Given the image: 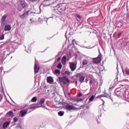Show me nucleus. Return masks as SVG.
Wrapping results in <instances>:
<instances>
[{
    "label": "nucleus",
    "instance_id": "obj_1",
    "mask_svg": "<svg viewBox=\"0 0 129 129\" xmlns=\"http://www.w3.org/2000/svg\"><path fill=\"white\" fill-rule=\"evenodd\" d=\"M58 80L59 82L63 83V84H67V83H69L70 82L69 79H68V78H67L66 77H59L58 78Z\"/></svg>",
    "mask_w": 129,
    "mask_h": 129
},
{
    "label": "nucleus",
    "instance_id": "obj_2",
    "mask_svg": "<svg viewBox=\"0 0 129 129\" xmlns=\"http://www.w3.org/2000/svg\"><path fill=\"white\" fill-rule=\"evenodd\" d=\"M40 70V67H39V62L35 60V64H34V71L35 74L38 73L39 72V70Z\"/></svg>",
    "mask_w": 129,
    "mask_h": 129
},
{
    "label": "nucleus",
    "instance_id": "obj_3",
    "mask_svg": "<svg viewBox=\"0 0 129 129\" xmlns=\"http://www.w3.org/2000/svg\"><path fill=\"white\" fill-rule=\"evenodd\" d=\"M65 109L67 110H72L73 109H75V107L73 106V105L69 104H67L64 106Z\"/></svg>",
    "mask_w": 129,
    "mask_h": 129
},
{
    "label": "nucleus",
    "instance_id": "obj_4",
    "mask_svg": "<svg viewBox=\"0 0 129 129\" xmlns=\"http://www.w3.org/2000/svg\"><path fill=\"white\" fill-rule=\"evenodd\" d=\"M93 61V63H95V64L101 62V56L99 55L97 57L94 58Z\"/></svg>",
    "mask_w": 129,
    "mask_h": 129
},
{
    "label": "nucleus",
    "instance_id": "obj_5",
    "mask_svg": "<svg viewBox=\"0 0 129 129\" xmlns=\"http://www.w3.org/2000/svg\"><path fill=\"white\" fill-rule=\"evenodd\" d=\"M14 117V113L13 111H10L7 114V118H9V120H11V118Z\"/></svg>",
    "mask_w": 129,
    "mask_h": 129
},
{
    "label": "nucleus",
    "instance_id": "obj_6",
    "mask_svg": "<svg viewBox=\"0 0 129 129\" xmlns=\"http://www.w3.org/2000/svg\"><path fill=\"white\" fill-rule=\"evenodd\" d=\"M11 29H12V27L10 25H7L5 26L4 30L6 32L11 31Z\"/></svg>",
    "mask_w": 129,
    "mask_h": 129
},
{
    "label": "nucleus",
    "instance_id": "obj_7",
    "mask_svg": "<svg viewBox=\"0 0 129 129\" xmlns=\"http://www.w3.org/2000/svg\"><path fill=\"white\" fill-rule=\"evenodd\" d=\"M70 68L72 71H74L75 69H76V64H75L74 63H71L70 64Z\"/></svg>",
    "mask_w": 129,
    "mask_h": 129
},
{
    "label": "nucleus",
    "instance_id": "obj_8",
    "mask_svg": "<svg viewBox=\"0 0 129 129\" xmlns=\"http://www.w3.org/2000/svg\"><path fill=\"white\" fill-rule=\"evenodd\" d=\"M39 106L38 104H33L30 105L31 109H35V108H39Z\"/></svg>",
    "mask_w": 129,
    "mask_h": 129
},
{
    "label": "nucleus",
    "instance_id": "obj_9",
    "mask_svg": "<svg viewBox=\"0 0 129 129\" xmlns=\"http://www.w3.org/2000/svg\"><path fill=\"white\" fill-rule=\"evenodd\" d=\"M47 81L48 83H49L50 84H51V83H53L54 82V80H53V78L51 77H48L47 79Z\"/></svg>",
    "mask_w": 129,
    "mask_h": 129
},
{
    "label": "nucleus",
    "instance_id": "obj_10",
    "mask_svg": "<svg viewBox=\"0 0 129 129\" xmlns=\"http://www.w3.org/2000/svg\"><path fill=\"white\" fill-rule=\"evenodd\" d=\"M67 59V56H63L62 57L61 59V63L62 65H65V63H66V59Z\"/></svg>",
    "mask_w": 129,
    "mask_h": 129
},
{
    "label": "nucleus",
    "instance_id": "obj_11",
    "mask_svg": "<svg viewBox=\"0 0 129 129\" xmlns=\"http://www.w3.org/2000/svg\"><path fill=\"white\" fill-rule=\"evenodd\" d=\"M45 102V100H44V99H40L39 103H38V106H39V107H42V104H43V103H44Z\"/></svg>",
    "mask_w": 129,
    "mask_h": 129
},
{
    "label": "nucleus",
    "instance_id": "obj_12",
    "mask_svg": "<svg viewBox=\"0 0 129 129\" xmlns=\"http://www.w3.org/2000/svg\"><path fill=\"white\" fill-rule=\"evenodd\" d=\"M10 122H11V120H10L8 121L5 122L3 125L4 128H5V127H7V126H9Z\"/></svg>",
    "mask_w": 129,
    "mask_h": 129
},
{
    "label": "nucleus",
    "instance_id": "obj_13",
    "mask_svg": "<svg viewBox=\"0 0 129 129\" xmlns=\"http://www.w3.org/2000/svg\"><path fill=\"white\" fill-rule=\"evenodd\" d=\"M83 66H84L85 65H87L88 64V60L86 59H84L82 62Z\"/></svg>",
    "mask_w": 129,
    "mask_h": 129
},
{
    "label": "nucleus",
    "instance_id": "obj_14",
    "mask_svg": "<svg viewBox=\"0 0 129 129\" xmlns=\"http://www.w3.org/2000/svg\"><path fill=\"white\" fill-rule=\"evenodd\" d=\"M21 116H25V115H26V114H27V112L22 110V111H21Z\"/></svg>",
    "mask_w": 129,
    "mask_h": 129
},
{
    "label": "nucleus",
    "instance_id": "obj_15",
    "mask_svg": "<svg viewBox=\"0 0 129 129\" xmlns=\"http://www.w3.org/2000/svg\"><path fill=\"white\" fill-rule=\"evenodd\" d=\"M21 5L23 8H25L26 7V2H25V1H21Z\"/></svg>",
    "mask_w": 129,
    "mask_h": 129
},
{
    "label": "nucleus",
    "instance_id": "obj_16",
    "mask_svg": "<svg viewBox=\"0 0 129 129\" xmlns=\"http://www.w3.org/2000/svg\"><path fill=\"white\" fill-rule=\"evenodd\" d=\"M64 111H60L58 112V114L59 115V116H63V115H64Z\"/></svg>",
    "mask_w": 129,
    "mask_h": 129
},
{
    "label": "nucleus",
    "instance_id": "obj_17",
    "mask_svg": "<svg viewBox=\"0 0 129 129\" xmlns=\"http://www.w3.org/2000/svg\"><path fill=\"white\" fill-rule=\"evenodd\" d=\"M6 19H7V15H4L2 19V22H5Z\"/></svg>",
    "mask_w": 129,
    "mask_h": 129
},
{
    "label": "nucleus",
    "instance_id": "obj_18",
    "mask_svg": "<svg viewBox=\"0 0 129 129\" xmlns=\"http://www.w3.org/2000/svg\"><path fill=\"white\" fill-rule=\"evenodd\" d=\"M37 99H38V98H37V97H34L33 98H32V99H31V101L32 102H36V101H37Z\"/></svg>",
    "mask_w": 129,
    "mask_h": 129
},
{
    "label": "nucleus",
    "instance_id": "obj_19",
    "mask_svg": "<svg viewBox=\"0 0 129 129\" xmlns=\"http://www.w3.org/2000/svg\"><path fill=\"white\" fill-rule=\"evenodd\" d=\"M60 73H61V72L59 70H55L54 71V74H55L56 75L60 74Z\"/></svg>",
    "mask_w": 129,
    "mask_h": 129
},
{
    "label": "nucleus",
    "instance_id": "obj_20",
    "mask_svg": "<svg viewBox=\"0 0 129 129\" xmlns=\"http://www.w3.org/2000/svg\"><path fill=\"white\" fill-rule=\"evenodd\" d=\"M57 68L58 69H62V64L61 63H58L57 66Z\"/></svg>",
    "mask_w": 129,
    "mask_h": 129
},
{
    "label": "nucleus",
    "instance_id": "obj_21",
    "mask_svg": "<svg viewBox=\"0 0 129 129\" xmlns=\"http://www.w3.org/2000/svg\"><path fill=\"white\" fill-rule=\"evenodd\" d=\"M5 39V35L2 34V35L0 34V40H4Z\"/></svg>",
    "mask_w": 129,
    "mask_h": 129
},
{
    "label": "nucleus",
    "instance_id": "obj_22",
    "mask_svg": "<svg viewBox=\"0 0 129 129\" xmlns=\"http://www.w3.org/2000/svg\"><path fill=\"white\" fill-rule=\"evenodd\" d=\"M84 79H85V77H81L80 78V82H83V81H84Z\"/></svg>",
    "mask_w": 129,
    "mask_h": 129
},
{
    "label": "nucleus",
    "instance_id": "obj_23",
    "mask_svg": "<svg viewBox=\"0 0 129 129\" xmlns=\"http://www.w3.org/2000/svg\"><path fill=\"white\" fill-rule=\"evenodd\" d=\"M77 20L79 22H80V20H81V17L79 15H77Z\"/></svg>",
    "mask_w": 129,
    "mask_h": 129
},
{
    "label": "nucleus",
    "instance_id": "obj_24",
    "mask_svg": "<svg viewBox=\"0 0 129 129\" xmlns=\"http://www.w3.org/2000/svg\"><path fill=\"white\" fill-rule=\"evenodd\" d=\"M100 97H110V95H109V96L108 95H105V96H99L98 97V98H100Z\"/></svg>",
    "mask_w": 129,
    "mask_h": 129
},
{
    "label": "nucleus",
    "instance_id": "obj_25",
    "mask_svg": "<svg viewBox=\"0 0 129 129\" xmlns=\"http://www.w3.org/2000/svg\"><path fill=\"white\" fill-rule=\"evenodd\" d=\"M64 74H67V75H70V74H71V72H69V71H66L64 72Z\"/></svg>",
    "mask_w": 129,
    "mask_h": 129
},
{
    "label": "nucleus",
    "instance_id": "obj_26",
    "mask_svg": "<svg viewBox=\"0 0 129 129\" xmlns=\"http://www.w3.org/2000/svg\"><path fill=\"white\" fill-rule=\"evenodd\" d=\"M18 120H19V117H15L14 118V121H15V122H17Z\"/></svg>",
    "mask_w": 129,
    "mask_h": 129
},
{
    "label": "nucleus",
    "instance_id": "obj_27",
    "mask_svg": "<svg viewBox=\"0 0 129 129\" xmlns=\"http://www.w3.org/2000/svg\"><path fill=\"white\" fill-rule=\"evenodd\" d=\"M94 95H93V96H92L91 97H90V98L89 99V101H93V100H94Z\"/></svg>",
    "mask_w": 129,
    "mask_h": 129
},
{
    "label": "nucleus",
    "instance_id": "obj_28",
    "mask_svg": "<svg viewBox=\"0 0 129 129\" xmlns=\"http://www.w3.org/2000/svg\"><path fill=\"white\" fill-rule=\"evenodd\" d=\"M20 128H23L22 126H21V125H18L15 127V129H20Z\"/></svg>",
    "mask_w": 129,
    "mask_h": 129
},
{
    "label": "nucleus",
    "instance_id": "obj_29",
    "mask_svg": "<svg viewBox=\"0 0 129 129\" xmlns=\"http://www.w3.org/2000/svg\"><path fill=\"white\" fill-rule=\"evenodd\" d=\"M64 95H66V96H67V95L68 96H70V95H71V94H70V93H64Z\"/></svg>",
    "mask_w": 129,
    "mask_h": 129
},
{
    "label": "nucleus",
    "instance_id": "obj_30",
    "mask_svg": "<svg viewBox=\"0 0 129 129\" xmlns=\"http://www.w3.org/2000/svg\"><path fill=\"white\" fill-rule=\"evenodd\" d=\"M82 93H80L77 95L78 97H81L82 96Z\"/></svg>",
    "mask_w": 129,
    "mask_h": 129
},
{
    "label": "nucleus",
    "instance_id": "obj_31",
    "mask_svg": "<svg viewBox=\"0 0 129 129\" xmlns=\"http://www.w3.org/2000/svg\"><path fill=\"white\" fill-rule=\"evenodd\" d=\"M126 73L129 75V69H126Z\"/></svg>",
    "mask_w": 129,
    "mask_h": 129
},
{
    "label": "nucleus",
    "instance_id": "obj_32",
    "mask_svg": "<svg viewBox=\"0 0 129 129\" xmlns=\"http://www.w3.org/2000/svg\"><path fill=\"white\" fill-rule=\"evenodd\" d=\"M31 47H29L28 50L27 51V53H31Z\"/></svg>",
    "mask_w": 129,
    "mask_h": 129
},
{
    "label": "nucleus",
    "instance_id": "obj_33",
    "mask_svg": "<svg viewBox=\"0 0 129 129\" xmlns=\"http://www.w3.org/2000/svg\"><path fill=\"white\" fill-rule=\"evenodd\" d=\"M28 14H29V12H27L26 13H24L23 16H26V15H28Z\"/></svg>",
    "mask_w": 129,
    "mask_h": 129
},
{
    "label": "nucleus",
    "instance_id": "obj_34",
    "mask_svg": "<svg viewBox=\"0 0 129 129\" xmlns=\"http://www.w3.org/2000/svg\"><path fill=\"white\" fill-rule=\"evenodd\" d=\"M3 99V96L2 95H0V101Z\"/></svg>",
    "mask_w": 129,
    "mask_h": 129
},
{
    "label": "nucleus",
    "instance_id": "obj_35",
    "mask_svg": "<svg viewBox=\"0 0 129 129\" xmlns=\"http://www.w3.org/2000/svg\"><path fill=\"white\" fill-rule=\"evenodd\" d=\"M30 2H32V3H34V2H36L37 0H29Z\"/></svg>",
    "mask_w": 129,
    "mask_h": 129
},
{
    "label": "nucleus",
    "instance_id": "obj_36",
    "mask_svg": "<svg viewBox=\"0 0 129 129\" xmlns=\"http://www.w3.org/2000/svg\"><path fill=\"white\" fill-rule=\"evenodd\" d=\"M60 60H61V57H58L57 58V61H60Z\"/></svg>",
    "mask_w": 129,
    "mask_h": 129
},
{
    "label": "nucleus",
    "instance_id": "obj_37",
    "mask_svg": "<svg viewBox=\"0 0 129 129\" xmlns=\"http://www.w3.org/2000/svg\"><path fill=\"white\" fill-rule=\"evenodd\" d=\"M90 84H92V80L90 81Z\"/></svg>",
    "mask_w": 129,
    "mask_h": 129
},
{
    "label": "nucleus",
    "instance_id": "obj_38",
    "mask_svg": "<svg viewBox=\"0 0 129 129\" xmlns=\"http://www.w3.org/2000/svg\"><path fill=\"white\" fill-rule=\"evenodd\" d=\"M102 100V101L103 102V105H104V101H103V100Z\"/></svg>",
    "mask_w": 129,
    "mask_h": 129
},
{
    "label": "nucleus",
    "instance_id": "obj_39",
    "mask_svg": "<svg viewBox=\"0 0 129 129\" xmlns=\"http://www.w3.org/2000/svg\"><path fill=\"white\" fill-rule=\"evenodd\" d=\"M76 84H77V82H76Z\"/></svg>",
    "mask_w": 129,
    "mask_h": 129
}]
</instances>
